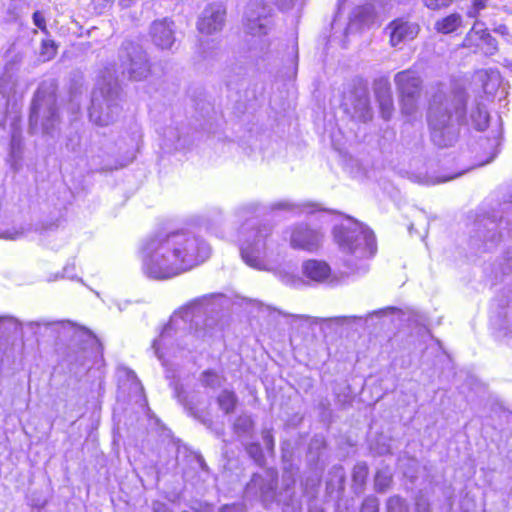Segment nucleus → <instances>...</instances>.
Returning <instances> with one entry per match:
<instances>
[{
  "label": "nucleus",
  "instance_id": "nucleus-44",
  "mask_svg": "<svg viewBox=\"0 0 512 512\" xmlns=\"http://www.w3.org/2000/svg\"><path fill=\"white\" fill-rule=\"evenodd\" d=\"M488 0H473L472 7L468 10L467 15L470 18H477L480 12L487 7Z\"/></svg>",
  "mask_w": 512,
  "mask_h": 512
},
{
  "label": "nucleus",
  "instance_id": "nucleus-30",
  "mask_svg": "<svg viewBox=\"0 0 512 512\" xmlns=\"http://www.w3.org/2000/svg\"><path fill=\"white\" fill-rule=\"evenodd\" d=\"M373 89L377 100L392 97L391 85L386 77L376 79L373 84Z\"/></svg>",
  "mask_w": 512,
  "mask_h": 512
},
{
  "label": "nucleus",
  "instance_id": "nucleus-16",
  "mask_svg": "<svg viewBox=\"0 0 512 512\" xmlns=\"http://www.w3.org/2000/svg\"><path fill=\"white\" fill-rule=\"evenodd\" d=\"M322 237L318 229H311L308 225L301 223L291 228L290 245L294 249L313 252L320 247Z\"/></svg>",
  "mask_w": 512,
  "mask_h": 512
},
{
  "label": "nucleus",
  "instance_id": "nucleus-55",
  "mask_svg": "<svg viewBox=\"0 0 512 512\" xmlns=\"http://www.w3.org/2000/svg\"><path fill=\"white\" fill-rule=\"evenodd\" d=\"M75 361L82 368H86L87 363H88V357H87L85 348H83V350L75 357Z\"/></svg>",
  "mask_w": 512,
  "mask_h": 512
},
{
  "label": "nucleus",
  "instance_id": "nucleus-2",
  "mask_svg": "<svg viewBox=\"0 0 512 512\" xmlns=\"http://www.w3.org/2000/svg\"><path fill=\"white\" fill-rule=\"evenodd\" d=\"M211 252L209 243L194 232L160 231L141 242V270L153 280L172 279L203 264Z\"/></svg>",
  "mask_w": 512,
  "mask_h": 512
},
{
  "label": "nucleus",
  "instance_id": "nucleus-22",
  "mask_svg": "<svg viewBox=\"0 0 512 512\" xmlns=\"http://www.w3.org/2000/svg\"><path fill=\"white\" fill-rule=\"evenodd\" d=\"M9 163L13 170H19L23 155V137L20 128V115L13 116L11 123Z\"/></svg>",
  "mask_w": 512,
  "mask_h": 512
},
{
  "label": "nucleus",
  "instance_id": "nucleus-3",
  "mask_svg": "<svg viewBox=\"0 0 512 512\" xmlns=\"http://www.w3.org/2000/svg\"><path fill=\"white\" fill-rule=\"evenodd\" d=\"M467 93L456 85L438 84L429 102L427 122L432 142L439 148L452 146L462 125L483 131L489 123V113L483 99L477 100L466 117Z\"/></svg>",
  "mask_w": 512,
  "mask_h": 512
},
{
  "label": "nucleus",
  "instance_id": "nucleus-20",
  "mask_svg": "<svg viewBox=\"0 0 512 512\" xmlns=\"http://www.w3.org/2000/svg\"><path fill=\"white\" fill-rule=\"evenodd\" d=\"M272 210H287L294 215H312L315 213H320V217L323 222H326L327 218L332 215L339 214L336 211L326 210L320 207L319 204L311 203V202H301L296 203L289 200H281L271 204Z\"/></svg>",
  "mask_w": 512,
  "mask_h": 512
},
{
  "label": "nucleus",
  "instance_id": "nucleus-56",
  "mask_svg": "<svg viewBox=\"0 0 512 512\" xmlns=\"http://www.w3.org/2000/svg\"><path fill=\"white\" fill-rule=\"evenodd\" d=\"M110 2L111 0H92L95 9L99 10V12L107 8Z\"/></svg>",
  "mask_w": 512,
  "mask_h": 512
},
{
  "label": "nucleus",
  "instance_id": "nucleus-12",
  "mask_svg": "<svg viewBox=\"0 0 512 512\" xmlns=\"http://www.w3.org/2000/svg\"><path fill=\"white\" fill-rule=\"evenodd\" d=\"M22 57L16 54L9 59L0 78V94L6 98V105L12 108L13 115H19L17 101L22 97L23 91L19 90L17 71Z\"/></svg>",
  "mask_w": 512,
  "mask_h": 512
},
{
  "label": "nucleus",
  "instance_id": "nucleus-17",
  "mask_svg": "<svg viewBox=\"0 0 512 512\" xmlns=\"http://www.w3.org/2000/svg\"><path fill=\"white\" fill-rule=\"evenodd\" d=\"M419 31V24L405 17L393 20L386 27V32L390 37V44L393 47L412 41L417 37Z\"/></svg>",
  "mask_w": 512,
  "mask_h": 512
},
{
  "label": "nucleus",
  "instance_id": "nucleus-28",
  "mask_svg": "<svg viewBox=\"0 0 512 512\" xmlns=\"http://www.w3.org/2000/svg\"><path fill=\"white\" fill-rule=\"evenodd\" d=\"M218 405L225 414H230L234 411L237 404V397L234 392L229 390H223L218 398Z\"/></svg>",
  "mask_w": 512,
  "mask_h": 512
},
{
  "label": "nucleus",
  "instance_id": "nucleus-9",
  "mask_svg": "<svg viewBox=\"0 0 512 512\" xmlns=\"http://www.w3.org/2000/svg\"><path fill=\"white\" fill-rule=\"evenodd\" d=\"M394 82L400 95L401 112L409 121L418 116V99L421 91L422 80L418 73L408 69L398 72Z\"/></svg>",
  "mask_w": 512,
  "mask_h": 512
},
{
  "label": "nucleus",
  "instance_id": "nucleus-43",
  "mask_svg": "<svg viewBox=\"0 0 512 512\" xmlns=\"http://www.w3.org/2000/svg\"><path fill=\"white\" fill-rule=\"evenodd\" d=\"M361 512H379V501L375 496H368L363 501Z\"/></svg>",
  "mask_w": 512,
  "mask_h": 512
},
{
  "label": "nucleus",
  "instance_id": "nucleus-38",
  "mask_svg": "<svg viewBox=\"0 0 512 512\" xmlns=\"http://www.w3.org/2000/svg\"><path fill=\"white\" fill-rule=\"evenodd\" d=\"M201 383L205 387L216 388L221 385V377L212 371H205L201 376Z\"/></svg>",
  "mask_w": 512,
  "mask_h": 512
},
{
  "label": "nucleus",
  "instance_id": "nucleus-37",
  "mask_svg": "<svg viewBox=\"0 0 512 512\" xmlns=\"http://www.w3.org/2000/svg\"><path fill=\"white\" fill-rule=\"evenodd\" d=\"M387 512H409L406 502L399 496H392L387 501Z\"/></svg>",
  "mask_w": 512,
  "mask_h": 512
},
{
  "label": "nucleus",
  "instance_id": "nucleus-36",
  "mask_svg": "<svg viewBox=\"0 0 512 512\" xmlns=\"http://www.w3.org/2000/svg\"><path fill=\"white\" fill-rule=\"evenodd\" d=\"M368 475V467L365 463H357L353 469V481L360 487L364 485Z\"/></svg>",
  "mask_w": 512,
  "mask_h": 512
},
{
  "label": "nucleus",
  "instance_id": "nucleus-29",
  "mask_svg": "<svg viewBox=\"0 0 512 512\" xmlns=\"http://www.w3.org/2000/svg\"><path fill=\"white\" fill-rule=\"evenodd\" d=\"M164 145L167 148L179 149L184 147L181 143V135L178 127H168L163 132Z\"/></svg>",
  "mask_w": 512,
  "mask_h": 512
},
{
  "label": "nucleus",
  "instance_id": "nucleus-49",
  "mask_svg": "<svg viewBox=\"0 0 512 512\" xmlns=\"http://www.w3.org/2000/svg\"><path fill=\"white\" fill-rule=\"evenodd\" d=\"M262 439L266 449L269 452H272L274 449V437L271 433V430H264L262 432Z\"/></svg>",
  "mask_w": 512,
  "mask_h": 512
},
{
  "label": "nucleus",
  "instance_id": "nucleus-60",
  "mask_svg": "<svg viewBox=\"0 0 512 512\" xmlns=\"http://www.w3.org/2000/svg\"><path fill=\"white\" fill-rule=\"evenodd\" d=\"M74 265L72 266H66L64 269H63V277L64 278H68V279H74Z\"/></svg>",
  "mask_w": 512,
  "mask_h": 512
},
{
  "label": "nucleus",
  "instance_id": "nucleus-8",
  "mask_svg": "<svg viewBox=\"0 0 512 512\" xmlns=\"http://www.w3.org/2000/svg\"><path fill=\"white\" fill-rule=\"evenodd\" d=\"M512 233V211H506L499 220L493 217H482L476 220L474 224L473 235L471 236V245L476 249L483 248L489 251L496 247L498 243Z\"/></svg>",
  "mask_w": 512,
  "mask_h": 512
},
{
  "label": "nucleus",
  "instance_id": "nucleus-54",
  "mask_svg": "<svg viewBox=\"0 0 512 512\" xmlns=\"http://www.w3.org/2000/svg\"><path fill=\"white\" fill-rule=\"evenodd\" d=\"M219 512H245V507L243 504L225 505Z\"/></svg>",
  "mask_w": 512,
  "mask_h": 512
},
{
  "label": "nucleus",
  "instance_id": "nucleus-39",
  "mask_svg": "<svg viewBox=\"0 0 512 512\" xmlns=\"http://www.w3.org/2000/svg\"><path fill=\"white\" fill-rule=\"evenodd\" d=\"M380 107V113L384 120H390L392 117L394 106H393V98L386 97L384 99L377 100Z\"/></svg>",
  "mask_w": 512,
  "mask_h": 512
},
{
  "label": "nucleus",
  "instance_id": "nucleus-40",
  "mask_svg": "<svg viewBox=\"0 0 512 512\" xmlns=\"http://www.w3.org/2000/svg\"><path fill=\"white\" fill-rule=\"evenodd\" d=\"M246 451L249 456L257 463L262 465L264 461V455L259 443H250L246 446Z\"/></svg>",
  "mask_w": 512,
  "mask_h": 512
},
{
  "label": "nucleus",
  "instance_id": "nucleus-34",
  "mask_svg": "<svg viewBox=\"0 0 512 512\" xmlns=\"http://www.w3.org/2000/svg\"><path fill=\"white\" fill-rule=\"evenodd\" d=\"M57 45L52 39H44L41 43L40 56L43 61H49L56 55Z\"/></svg>",
  "mask_w": 512,
  "mask_h": 512
},
{
  "label": "nucleus",
  "instance_id": "nucleus-47",
  "mask_svg": "<svg viewBox=\"0 0 512 512\" xmlns=\"http://www.w3.org/2000/svg\"><path fill=\"white\" fill-rule=\"evenodd\" d=\"M33 24L43 33L48 34L46 19L41 11H35L32 15Z\"/></svg>",
  "mask_w": 512,
  "mask_h": 512
},
{
  "label": "nucleus",
  "instance_id": "nucleus-23",
  "mask_svg": "<svg viewBox=\"0 0 512 512\" xmlns=\"http://www.w3.org/2000/svg\"><path fill=\"white\" fill-rule=\"evenodd\" d=\"M353 117L361 122H367L372 118L369 101V93L366 86L358 87L351 95Z\"/></svg>",
  "mask_w": 512,
  "mask_h": 512
},
{
  "label": "nucleus",
  "instance_id": "nucleus-32",
  "mask_svg": "<svg viewBox=\"0 0 512 512\" xmlns=\"http://www.w3.org/2000/svg\"><path fill=\"white\" fill-rule=\"evenodd\" d=\"M302 485L305 493L310 497H314L320 485V475L317 472H312L311 475L302 481Z\"/></svg>",
  "mask_w": 512,
  "mask_h": 512
},
{
  "label": "nucleus",
  "instance_id": "nucleus-15",
  "mask_svg": "<svg viewBox=\"0 0 512 512\" xmlns=\"http://www.w3.org/2000/svg\"><path fill=\"white\" fill-rule=\"evenodd\" d=\"M463 46L475 53L492 56L498 51V43L488 32L485 24L476 21L463 40Z\"/></svg>",
  "mask_w": 512,
  "mask_h": 512
},
{
  "label": "nucleus",
  "instance_id": "nucleus-45",
  "mask_svg": "<svg viewBox=\"0 0 512 512\" xmlns=\"http://www.w3.org/2000/svg\"><path fill=\"white\" fill-rule=\"evenodd\" d=\"M25 235L24 228H12L7 229L4 232L0 233V238L6 239V240H18L21 237Z\"/></svg>",
  "mask_w": 512,
  "mask_h": 512
},
{
  "label": "nucleus",
  "instance_id": "nucleus-18",
  "mask_svg": "<svg viewBox=\"0 0 512 512\" xmlns=\"http://www.w3.org/2000/svg\"><path fill=\"white\" fill-rule=\"evenodd\" d=\"M26 326L29 327L34 333H37V329L40 327L50 328L53 331L60 333H69L72 332L71 337L74 340H79L83 342H94L95 337L92 335L90 331L85 328L76 327L70 321H47V320H39V321H30L26 323Z\"/></svg>",
  "mask_w": 512,
  "mask_h": 512
},
{
  "label": "nucleus",
  "instance_id": "nucleus-5",
  "mask_svg": "<svg viewBox=\"0 0 512 512\" xmlns=\"http://www.w3.org/2000/svg\"><path fill=\"white\" fill-rule=\"evenodd\" d=\"M335 241L344 254V275H362L369 270L368 259L376 253L373 232L356 219L345 216L333 229Z\"/></svg>",
  "mask_w": 512,
  "mask_h": 512
},
{
  "label": "nucleus",
  "instance_id": "nucleus-33",
  "mask_svg": "<svg viewBox=\"0 0 512 512\" xmlns=\"http://www.w3.org/2000/svg\"><path fill=\"white\" fill-rule=\"evenodd\" d=\"M392 481V474L389 470H379L375 475V489L378 492H384Z\"/></svg>",
  "mask_w": 512,
  "mask_h": 512
},
{
  "label": "nucleus",
  "instance_id": "nucleus-19",
  "mask_svg": "<svg viewBox=\"0 0 512 512\" xmlns=\"http://www.w3.org/2000/svg\"><path fill=\"white\" fill-rule=\"evenodd\" d=\"M277 478L273 474H268L266 478L259 474H254L246 486L247 494L258 496L261 501L268 505L276 499Z\"/></svg>",
  "mask_w": 512,
  "mask_h": 512
},
{
  "label": "nucleus",
  "instance_id": "nucleus-27",
  "mask_svg": "<svg viewBox=\"0 0 512 512\" xmlns=\"http://www.w3.org/2000/svg\"><path fill=\"white\" fill-rule=\"evenodd\" d=\"M482 81L483 92L486 95H493L500 84V74L496 70H485L478 73Z\"/></svg>",
  "mask_w": 512,
  "mask_h": 512
},
{
  "label": "nucleus",
  "instance_id": "nucleus-61",
  "mask_svg": "<svg viewBox=\"0 0 512 512\" xmlns=\"http://www.w3.org/2000/svg\"><path fill=\"white\" fill-rule=\"evenodd\" d=\"M395 310V308L393 307H387L385 309H380L378 311H375L374 314H377V315H384L386 314L387 312H393Z\"/></svg>",
  "mask_w": 512,
  "mask_h": 512
},
{
  "label": "nucleus",
  "instance_id": "nucleus-48",
  "mask_svg": "<svg viewBox=\"0 0 512 512\" xmlns=\"http://www.w3.org/2000/svg\"><path fill=\"white\" fill-rule=\"evenodd\" d=\"M453 0H424L426 7L432 10L441 9L449 6Z\"/></svg>",
  "mask_w": 512,
  "mask_h": 512
},
{
  "label": "nucleus",
  "instance_id": "nucleus-42",
  "mask_svg": "<svg viewBox=\"0 0 512 512\" xmlns=\"http://www.w3.org/2000/svg\"><path fill=\"white\" fill-rule=\"evenodd\" d=\"M293 317L296 319L305 320L309 323H318L319 321H328V319L312 318V317L305 316V315H294ZM355 318H356L355 316H353V317L352 316L351 317L338 316V317L330 318L329 321H333L337 324H342L350 319H355Z\"/></svg>",
  "mask_w": 512,
  "mask_h": 512
},
{
  "label": "nucleus",
  "instance_id": "nucleus-24",
  "mask_svg": "<svg viewBox=\"0 0 512 512\" xmlns=\"http://www.w3.org/2000/svg\"><path fill=\"white\" fill-rule=\"evenodd\" d=\"M375 19V12L371 5L358 6L354 9L346 34L369 27Z\"/></svg>",
  "mask_w": 512,
  "mask_h": 512
},
{
  "label": "nucleus",
  "instance_id": "nucleus-14",
  "mask_svg": "<svg viewBox=\"0 0 512 512\" xmlns=\"http://www.w3.org/2000/svg\"><path fill=\"white\" fill-rule=\"evenodd\" d=\"M269 13V9L261 0L250 1L244 13L246 32L253 36L266 35L271 24Z\"/></svg>",
  "mask_w": 512,
  "mask_h": 512
},
{
  "label": "nucleus",
  "instance_id": "nucleus-13",
  "mask_svg": "<svg viewBox=\"0 0 512 512\" xmlns=\"http://www.w3.org/2000/svg\"><path fill=\"white\" fill-rule=\"evenodd\" d=\"M226 22V8L221 2L207 4L200 12L196 28L202 35H214L224 28Z\"/></svg>",
  "mask_w": 512,
  "mask_h": 512
},
{
  "label": "nucleus",
  "instance_id": "nucleus-4",
  "mask_svg": "<svg viewBox=\"0 0 512 512\" xmlns=\"http://www.w3.org/2000/svg\"><path fill=\"white\" fill-rule=\"evenodd\" d=\"M260 211L257 202L239 205L234 210L237 221L245 219L237 230L236 242L243 261L258 270H271L277 262L278 244L273 239L272 226L259 224L251 217Z\"/></svg>",
  "mask_w": 512,
  "mask_h": 512
},
{
  "label": "nucleus",
  "instance_id": "nucleus-58",
  "mask_svg": "<svg viewBox=\"0 0 512 512\" xmlns=\"http://www.w3.org/2000/svg\"><path fill=\"white\" fill-rule=\"evenodd\" d=\"M491 147H492L493 151L491 152L490 156L485 161L480 162L478 164L479 166H482L484 164H488V163L492 162L496 158V156H497L499 151H498V149H497V147H496V145L494 143L491 145Z\"/></svg>",
  "mask_w": 512,
  "mask_h": 512
},
{
  "label": "nucleus",
  "instance_id": "nucleus-53",
  "mask_svg": "<svg viewBox=\"0 0 512 512\" xmlns=\"http://www.w3.org/2000/svg\"><path fill=\"white\" fill-rule=\"evenodd\" d=\"M493 31L505 38V41L508 43V38H512V35L509 33V29L506 25L500 24L496 26Z\"/></svg>",
  "mask_w": 512,
  "mask_h": 512
},
{
  "label": "nucleus",
  "instance_id": "nucleus-63",
  "mask_svg": "<svg viewBox=\"0 0 512 512\" xmlns=\"http://www.w3.org/2000/svg\"><path fill=\"white\" fill-rule=\"evenodd\" d=\"M346 2V0H338V12L337 14H339L340 10L342 9V6L344 5V3Z\"/></svg>",
  "mask_w": 512,
  "mask_h": 512
},
{
  "label": "nucleus",
  "instance_id": "nucleus-1",
  "mask_svg": "<svg viewBox=\"0 0 512 512\" xmlns=\"http://www.w3.org/2000/svg\"><path fill=\"white\" fill-rule=\"evenodd\" d=\"M222 308L220 295H205L175 310L151 345L162 365L219 334Z\"/></svg>",
  "mask_w": 512,
  "mask_h": 512
},
{
  "label": "nucleus",
  "instance_id": "nucleus-31",
  "mask_svg": "<svg viewBox=\"0 0 512 512\" xmlns=\"http://www.w3.org/2000/svg\"><path fill=\"white\" fill-rule=\"evenodd\" d=\"M22 323L10 316L0 317V333L12 334L21 331Z\"/></svg>",
  "mask_w": 512,
  "mask_h": 512
},
{
  "label": "nucleus",
  "instance_id": "nucleus-7",
  "mask_svg": "<svg viewBox=\"0 0 512 512\" xmlns=\"http://www.w3.org/2000/svg\"><path fill=\"white\" fill-rule=\"evenodd\" d=\"M57 83L54 79L40 83L32 101L29 130L31 134L41 131L45 135H54L59 122L56 107Z\"/></svg>",
  "mask_w": 512,
  "mask_h": 512
},
{
  "label": "nucleus",
  "instance_id": "nucleus-41",
  "mask_svg": "<svg viewBox=\"0 0 512 512\" xmlns=\"http://www.w3.org/2000/svg\"><path fill=\"white\" fill-rule=\"evenodd\" d=\"M174 394L178 401L188 410H194V403L192 400L188 398L187 393L184 391L182 387H179L178 384H175Z\"/></svg>",
  "mask_w": 512,
  "mask_h": 512
},
{
  "label": "nucleus",
  "instance_id": "nucleus-59",
  "mask_svg": "<svg viewBox=\"0 0 512 512\" xmlns=\"http://www.w3.org/2000/svg\"><path fill=\"white\" fill-rule=\"evenodd\" d=\"M333 471L335 473V476L339 479V483H342L344 481L345 472L342 466H334Z\"/></svg>",
  "mask_w": 512,
  "mask_h": 512
},
{
  "label": "nucleus",
  "instance_id": "nucleus-21",
  "mask_svg": "<svg viewBox=\"0 0 512 512\" xmlns=\"http://www.w3.org/2000/svg\"><path fill=\"white\" fill-rule=\"evenodd\" d=\"M174 22L170 18L155 20L150 26L152 41L161 49H171L175 42Z\"/></svg>",
  "mask_w": 512,
  "mask_h": 512
},
{
  "label": "nucleus",
  "instance_id": "nucleus-25",
  "mask_svg": "<svg viewBox=\"0 0 512 512\" xmlns=\"http://www.w3.org/2000/svg\"><path fill=\"white\" fill-rule=\"evenodd\" d=\"M497 308L495 325H497L500 330L506 331L507 334H512V298L498 299Z\"/></svg>",
  "mask_w": 512,
  "mask_h": 512
},
{
  "label": "nucleus",
  "instance_id": "nucleus-50",
  "mask_svg": "<svg viewBox=\"0 0 512 512\" xmlns=\"http://www.w3.org/2000/svg\"><path fill=\"white\" fill-rule=\"evenodd\" d=\"M416 512H431L428 501L423 497L419 496L416 499Z\"/></svg>",
  "mask_w": 512,
  "mask_h": 512
},
{
  "label": "nucleus",
  "instance_id": "nucleus-57",
  "mask_svg": "<svg viewBox=\"0 0 512 512\" xmlns=\"http://www.w3.org/2000/svg\"><path fill=\"white\" fill-rule=\"evenodd\" d=\"M276 4L280 7L282 10L290 9L296 0H275Z\"/></svg>",
  "mask_w": 512,
  "mask_h": 512
},
{
  "label": "nucleus",
  "instance_id": "nucleus-52",
  "mask_svg": "<svg viewBox=\"0 0 512 512\" xmlns=\"http://www.w3.org/2000/svg\"><path fill=\"white\" fill-rule=\"evenodd\" d=\"M469 170V168H465V169H462V170H459L453 174H449V175H442L440 177L437 178L436 182L437 183H441V182H446V181H450L452 179H455L456 177H459L461 176L462 174H464L465 172H467Z\"/></svg>",
  "mask_w": 512,
  "mask_h": 512
},
{
  "label": "nucleus",
  "instance_id": "nucleus-64",
  "mask_svg": "<svg viewBox=\"0 0 512 512\" xmlns=\"http://www.w3.org/2000/svg\"><path fill=\"white\" fill-rule=\"evenodd\" d=\"M389 452H390L389 447H384V448H382V449L379 451V453H381V454L389 453Z\"/></svg>",
  "mask_w": 512,
  "mask_h": 512
},
{
  "label": "nucleus",
  "instance_id": "nucleus-26",
  "mask_svg": "<svg viewBox=\"0 0 512 512\" xmlns=\"http://www.w3.org/2000/svg\"><path fill=\"white\" fill-rule=\"evenodd\" d=\"M463 22V18L458 13H452L442 19H439L434 24V29L441 34H450L456 31Z\"/></svg>",
  "mask_w": 512,
  "mask_h": 512
},
{
  "label": "nucleus",
  "instance_id": "nucleus-11",
  "mask_svg": "<svg viewBox=\"0 0 512 512\" xmlns=\"http://www.w3.org/2000/svg\"><path fill=\"white\" fill-rule=\"evenodd\" d=\"M121 75L128 79L140 81L150 73L147 54L132 41H125L120 50Z\"/></svg>",
  "mask_w": 512,
  "mask_h": 512
},
{
  "label": "nucleus",
  "instance_id": "nucleus-62",
  "mask_svg": "<svg viewBox=\"0 0 512 512\" xmlns=\"http://www.w3.org/2000/svg\"><path fill=\"white\" fill-rule=\"evenodd\" d=\"M132 2H133V0H120V5L122 7H129Z\"/></svg>",
  "mask_w": 512,
  "mask_h": 512
},
{
  "label": "nucleus",
  "instance_id": "nucleus-46",
  "mask_svg": "<svg viewBox=\"0 0 512 512\" xmlns=\"http://www.w3.org/2000/svg\"><path fill=\"white\" fill-rule=\"evenodd\" d=\"M334 394L337 401L342 405L349 404L352 401V395L348 385L344 386L343 392H339L337 389H334Z\"/></svg>",
  "mask_w": 512,
  "mask_h": 512
},
{
  "label": "nucleus",
  "instance_id": "nucleus-35",
  "mask_svg": "<svg viewBox=\"0 0 512 512\" xmlns=\"http://www.w3.org/2000/svg\"><path fill=\"white\" fill-rule=\"evenodd\" d=\"M252 419L249 416H239L234 422V429L236 433L241 435L248 434L252 429Z\"/></svg>",
  "mask_w": 512,
  "mask_h": 512
},
{
  "label": "nucleus",
  "instance_id": "nucleus-10",
  "mask_svg": "<svg viewBox=\"0 0 512 512\" xmlns=\"http://www.w3.org/2000/svg\"><path fill=\"white\" fill-rule=\"evenodd\" d=\"M301 272L304 278L289 272H281V281L293 288H300L304 285L315 283L334 284L335 277L330 266L322 260L309 259L302 263Z\"/></svg>",
  "mask_w": 512,
  "mask_h": 512
},
{
  "label": "nucleus",
  "instance_id": "nucleus-51",
  "mask_svg": "<svg viewBox=\"0 0 512 512\" xmlns=\"http://www.w3.org/2000/svg\"><path fill=\"white\" fill-rule=\"evenodd\" d=\"M283 512H301V504L299 501L291 499V503H285Z\"/></svg>",
  "mask_w": 512,
  "mask_h": 512
},
{
  "label": "nucleus",
  "instance_id": "nucleus-6",
  "mask_svg": "<svg viewBox=\"0 0 512 512\" xmlns=\"http://www.w3.org/2000/svg\"><path fill=\"white\" fill-rule=\"evenodd\" d=\"M120 112L118 74L107 67L99 75L92 91L89 118L98 126H107L117 119Z\"/></svg>",
  "mask_w": 512,
  "mask_h": 512
}]
</instances>
